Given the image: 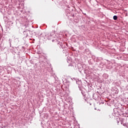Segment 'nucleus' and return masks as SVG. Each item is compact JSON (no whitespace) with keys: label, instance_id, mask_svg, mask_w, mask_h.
Masks as SVG:
<instances>
[{"label":"nucleus","instance_id":"1","mask_svg":"<svg viewBox=\"0 0 128 128\" xmlns=\"http://www.w3.org/2000/svg\"><path fill=\"white\" fill-rule=\"evenodd\" d=\"M113 18L114 20H118V16H114L113 17Z\"/></svg>","mask_w":128,"mask_h":128}]
</instances>
